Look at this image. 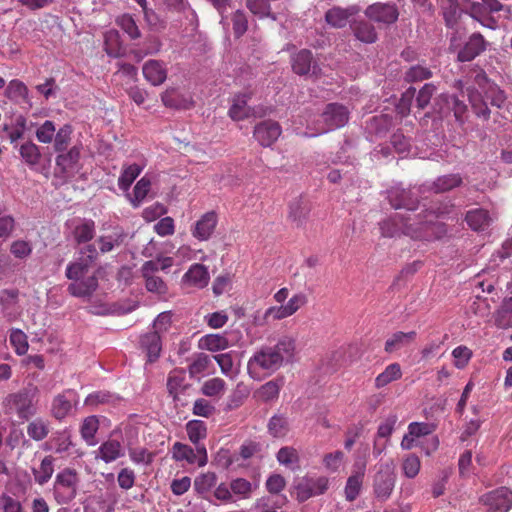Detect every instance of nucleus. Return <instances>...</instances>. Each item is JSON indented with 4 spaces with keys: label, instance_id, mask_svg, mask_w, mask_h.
I'll return each mask as SVG.
<instances>
[{
    "label": "nucleus",
    "instance_id": "bb28decb",
    "mask_svg": "<svg viewBox=\"0 0 512 512\" xmlns=\"http://www.w3.org/2000/svg\"><path fill=\"white\" fill-rule=\"evenodd\" d=\"M74 239L78 244L87 243L94 238L95 223L91 219H84L73 230Z\"/></svg>",
    "mask_w": 512,
    "mask_h": 512
},
{
    "label": "nucleus",
    "instance_id": "f8f14e48",
    "mask_svg": "<svg viewBox=\"0 0 512 512\" xmlns=\"http://www.w3.org/2000/svg\"><path fill=\"white\" fill-rule=\"evenodd\" d=\"M387 200L390 206L394 209H407L414 211L418 208L419 200L411 190H406L400 187H392L387 190Z\"/></svg>",
    "mask_w": 512,
    "mask_h": 512
},
{
    "label": "nucleus",
    "instance_id": "9b49d317",
    "mask_svg": "<svg viewBox=\"0 0 512 512\" xmlns=\"http://www.w3.org/2000/svg\"><path fill=\"white\" fill-rule=\"evenodd\" d=\"M282 133L281 126L273 120H264L256 124L253 131L254 138L263 147H270Z\"/></svg>",
    "mask_w": 512,
    "mask_h": 512
},
{
    "label": "nucleus",
    "instance_id": "864d4df0",
    "mask_svg": "<svg viewBox=\"0 0 512 512\" xmlns=\"http://www.w3.org/2000/svg\"><path fill=\"white\" fill-rule=\"evenodd\" d=\"M20 155L30 165L37 164L41 157L38 146L33 142H27L21 145Z\"/></svg>",
    "mask_w": 512,
    "mask_h": 512
},
{
    "label": "nucleus",
    "instance_id": "e2e57ef3",
    "mask_svg": "<svg viewBox=\"0 0 512 512\" xmlns=\"http://www.w3.org/2000/svg\"><path fill=\"white\" fill-rule=\"evenodd\" d=\"M211 363L210 357L205 353H199L196 359L189 365L188 370L191 377L205 371Z\"/></svg>",
    "mask_w": 512,
    "mask_h": 512
},
{
    "label": "nucleus",
    "instance_id": "4d7b16f0",
    "mask_svg": "<svg viewBox=\"0 0 512 512\" xmlns=\"http://www.w3.org/2000/svg\"><path fill=\"white\" fill-rule=\"evenodd\" d=\"M118 25L130 36L131 39H138L141 36V32L132 18V16L125 14L117 20Z\"/></svg>",
    "mask_w": 512,
    "mask_h": 512
},
{
    "label": "nucleus",
    "instance_id": "09e8293b",
    "mask_svg": "<svg viewBox=\"0 0 512 512\" xmlns=\"http://www.w3.org/2000/svg\"><path fill=\"white\" fill-rule=\"evenodd\" d=\"M235 38L242 37L248 29V19L244 11L236 10L231 17Z\"/></svg>",
    "mask_w": 512,
    "mask_h": 512
},
{
    "label": "nucleus",
    "instance_id": "c85d7f7f",
    "mask_svg": "<svg viewBox=\"0 0 512 512\" xmlns=\"http://www.w3.org/2000/svg\"><path fill=\"white\" fill-rule=\"evenodd\" d=\"M185 380V370L184 369H174L170 372L167 379V389L169 395L172 396L173 400L176 402L179 400V396L177 394V389L182 387L183 390L187 389L189 385H183Z\"/></svg>",
    "mask_w": 512,
    "mask_h": 512
},
{
    "label": "nucleus",
    "instance_id": "2eb2a0df",
    "mask_svg": "<svg viewBox=\"0 0 512 512\" xmlns=\"http://www.w3.org/2000/svg\"><path fill=\"white\" fill-rule=\"evenodd\" d=\"M486 41L480 33H473L464 46L459 50L457 59L460 62H469L475 59L486 49Z\"/></svg>",
    "mask_w": 512,
    "mask_h": 512
},
{
    "label": "nucleus",
    "instance_id": "0e129e2a",
    "mask_svg": "<svg viewBox=\"0 0 512 512\" xmlns=\"http://www.w3.org/2000/svg\"><path fill=\"white\" fill-rule=\"evenodd\" d=\"M217 476L215 473L208 472L197 477L194 481V487L197 492H207L212 486L216 484Z\"/></svg>",
    "mask_w": 512,
    "mask_h": 512
},
{
    "label": "nucleus",
    "instance_id": "37998d69",
    "mask_svg": "<svg viewBox=\"0 0 512 512\" xmlns=\"http://www.w3.org/2000/svg\"><path fill=\"white\" fill-rule=\"evenodd\" d=\"M436 90L437 88L434 84H424L422 88L418 91L417 95H415L416 107L420 110H424L425 108H427Z\"/></svg>",
    "mask_w": 512,
    "mask_h": 512
},
{
    "label": "nucleus",
    "instance_id": "393cba45",
    "mask_svg": "<svg viewBox=\"0 0 512 512\" xmlns=\"http://www.w3.org/2000/svg\"><path fill=\"white\" fill-rule=\"evenodd\" d=\"M465 220L471 229L480 231L489 225L490 217L486 210L479 208L468 211Z\"/></svg>",
    "mask_w": 512,
    "mask_h": 512
},
{
    "label": "nucleus",
    "instance_id": "a211bd4d",
    "mask_svg": "<svg viewBox=\"0 0 512 512\" xmlns=\"http://www.w3.org/2000/svg\"><path fill=\"white\" fill-rule=\"evenodd\" d=\"M289 219L301 227L308 219L311 211V203L303 196H299L291 201L289 205Z\"/></svg>",
    "mask_w": 512,
    "mask_h": 512
},
{
    "label": "nucleus",
    "instance_id": "6ab92c4d",
    "mask_svg": "<svg viewBox=\"0 0 512 512\" xmlns=\"http://www.w3.org/2000/svg\"><path fill=\"white\" fill-rule=\"evenodd\" d=\"M140 345L142 349L146 352L148 361L150 363L156 361L161 352L162 344L161 337L158 332H149L141 337Z\"/></svg>",
    "mask_w": 512,
    "mask_h": 512
},
{
    "label": "nucleus",
    "instance_id": "423d86ee",
    "mask_svg": "<svg viewBox=\"0 0 512 512\" xmlns=\"http://www.w3.org/2000/svg\"><path fill=\"white\" fill-rule=\"evenodd\" d=\"M364 14L370 21L385 25L394 24L399 18L398 7L391 3H373L365 9Z\"/></svg>",
    "mask_w": 512,
    "mask_h": 512
},
{
    "label": "nucleus",
    "instance_id": "052dcab7",
    "mask_svg": "<svg viewBox=\"0 0 512 512\" xmlns=\"http://www.w3.org/2000/svg\"><path fill=\"white\" fill-rule=\"evenodd\" d=\"M469 99L474 113L478 117H482L485 120H488L490 117V109L488 107L489 104L482 98L477 97L476 93H472Z\"/></svg>",
    "mask_w": 512,
    "mask_h": 512
},
{
    "label": "nucleus",
    "instance_id": "8fccbe9b",
    "mask_svg": "<svg viewBox=\"0 0 512 512\" xmlns=\"http://www.w3.org/2000/svg\"><path fill=\"white\" fill-rule=\"evenodd\" d=\"M10 343L15 348L18 355H24L28 351L29 345L26 334L20 329H13L10 333Z\"/></svg>",
    "mask_w": 512,
    "mask_h": 512
},
{
    "label": "nucleus",
    "instance_id": "7ed1b4c3",
    "mask_svg": "<svg viewBox=\"0 0 512 512\" xmlns=\"http://www.w3.org/2000/svg\"><path fill=\"white\" fill-rule=\"evenodd\" d=\"M447 234V226L438 221H418L406 226L405 235L414 240L435 241L440 240Z\"/></svg>",
    "mask_w": 512,
    "mask_h": 512
},
{
    "label": "nucleus",
    "instance_id": "412c9836",
    "mask_svg": "<svg viewBox=\"0 0 512 512\" xmlns=\"http://www.w3.org/2000/svg\"><path fill=\"white\" fill-rule=\"evenodd\" d=\"M409 225L410 222L407 218L396 215L394 218L382 221L380 230L384 237H396L401 234L405 235L406 226Z\"/></svg>",
    "mask_w": 512,
    "mask_h": 512
},
{
    "label": "nucleus",
    "instance_id": "ea45409f",
    "mask_svg": "<svg viewBox=\"0 0 512 512\" xmlns=\"http://www.w3.org/2000/svg\"><path fill=\"white\" fill-rule=\"evenodd\" d=\"M121 445L116 440H109L103 443L100 448V457L106 463L114 461L120 456Z\"/></svg>",
    "mask_w": 512,
    "mask_h": 512
},
{
    "label": "nucleus",
    "instance_id": "f704fd0d",
    "mask_svg": "<svg viewBox=\"0 0 512 512\" xmlns=\"http://www.w3.org/2000/svg\"><path fill=\"white\" fill-rule=\"evenodd\" d=\"M80 159V148L73 146L66 154H59L56 157V165L60 168L61 173H66Z\"/></svg>",
    "mask_w": 512,
    "mask_h": 512
},
{
    "label": "nucleus",
    "instance_id": "f257e3e1",
    "mask_svg": "<svg viewBox=\"0 0 512 512\" xmlns=\"http://www.w3.org/2000/svg\"><path fill=\"white\" fill-rule=\"evenodd\" d=\"M295 348V340L290 336H283L275 346L261 347L248 361V370L252 372L260 368L275 372L283 365L285 359L289 361L293 357Z\"/></svg>",
    "mask_w": 512,
    "mask_h": 512
},
{
    "label": "nucleus",
    "instance_id": "338daca9",
    "mask_svg": "<svg viewBox=\"0 0 512 512\" xmlns=\"http://www.w3.org/2000/svg\"><path fill=\"white\" fill-rule=\"evenodd\" d=\"M71 409L70 402L62 395L54 399L52 406V413L55 418L63 419Z\"/></svg>",
    "mask_w": 512,
    "mask_h": 512
},
{
    "label": "nucleus",
    "instance_id": "774afa93",
    "mask_svg": "<svg viewBox=\"0 0 512 512\" xmlns=\"http://www.w3.org/2000/svg\"><path fill=\"white\" fill-rule=\"evenodd\" d=\"M277 460L283 465H291L299 461V455L293 447H282L277 453Z\"/></svg>",
    "mask_w": 512,
    "mask_h": 512
},
{
    "label": "nucleus",
    "instance_id": "20e7f679",
    "mask_svg": "<svg viewBox=\"0 0 512 512\" xmlns=\"http://www.w3.org/2000/svg\"><path fill=\"white\" fill-rule=\"evenodd\" d=\"M396 476L390 464H381L373 480V491L379 501H386L395 486Z\"/></svg>",
    "mask_w": 512,
    "mask_h": 512
},
{
    "label": "nucleus",
    "instance_id": "0eeeda50",
    "mask_svg": "<svg viewBox=\"0 0 512 512\" xmlns=\"http://www.w3.org/2000/svg\"><path fill=\"white\" fill-rule=\"evenodd\" d=\"M481 502L488 506V512H508L512 506V492L507 487H500L481 497Z\"/></svg>",
    "mask_w": 512,
    "mask_h": 512
},
{
    "label": "nucleus",
    "instance_id": "72a5a7b5",
    "mask_svg": "<svg viewBox=\"0 0 512 512\" xmlns=\"http://www.w3.org/2000/svg\"><path fill=\"white\" fill-rule=\"evenodd\" d=\"M495 323L498 327L505 328L512 324V297L504 298L496 312Z\"/></svg>",
    "mask_w": 512,
    "mask_h": 512
},
{
    "label": "nucleus",
    "instance_id": "a19ab883",
    "mask_svg": "<svg viewBox=\"0 0 512 512\" xmlns=\"http://www.w3.org/2000/svg\"><path fill=\"white\" fill-rule=\"evenodd\" d=\"M142 168L138 164H131L124 169L118 179L119 187L126 191L140 174Z\"/></svg>",
    "mask_w": 512,
    "mask_h": 512
},
{
    "label": "nucleus",
    "instance_id": "5fc2aeb1",
    "mask_svg": "<svg viewBox=\"0 0 512 512\" xmlns=\"http://www.w3.org/2000/svg\"><path fill=\"white\" fill-rule=\"evenodd\" d=\"M105 46V50L109 56L119 57L121 55L119 33L116 30H111L106 34Z\"/></svg>",
    "mask_w": 512,
    "mask_h": 512
},
{
    "label": "nucleus",
    "instance_id": "de8ad7c7",
    "mask_svg": "<svg viewBox=\"0 0 512 512\" xmlns=\"http://www.w3.org/2000/svg\"><path fill=\"white\" fill-rule=\"evenodd\" d=\"M268 430L274 437H283L288 432V420L282 415H274L269 420Z\"/></svg>",
    "mask_w": 512,
    "mask_h": 512
},
{
    "label": "nucleus",
    "instance_id": "7c9ffc66",
    "mask_svg": "<svg viewBox=\"0 0 512 512\" xmlns=\"http://www.w3.org/2000/svg\"><path fill=\"white\" fill-rule=\"evenodd\" d=\"M184 279L190 283L203 287L208 283L209 274L204 265L194 264L185 273Z\"/></svg>",
    "mask_w": 512,
    "mask_h": 512
},
{
    "label": "nucleus",
    "instance_id": "e433bc0d",
    "mask_svg": "<svg viewBox=\"0 0 512 512\" xmlns=\"http://www.w3.org/2000/svg\"><path fill=\"white\" fill-rule=\"evenodd\" d=\"M93 262H88L86 258L81 257L78 261L71 263L66 268V277L73 281H78L88 272Z\"/></svg>",
    "mask_w": 512,
    "mask_h": 512
},
{
    "label": "nucleus",
    "instance_id": "c756f323",
    "mask_svg": "<svg viewBox=\"0 0 512 512\" xmlns=\"http://www.w3.org/2000/svg\"><path fill=\"white\" fill-rule=\"evenodd\" d=\"M54 458L51 455L45 456L41 461L40 469L32 468V473L35 477V481L39 485L47 483L54 472Z\"/></svg>",
    "mask_w": 512,
    "mask_h": 512
},
{
    "label": "nucleus",
    "instance_id": "79ce46f5",
    "mask_svg": "<svg viewBox=\"0 0 512 512\" xmlns=\"http://www.w3.org/2000/svg\"><path fill=\"white\" fill-rule=\"evenodd\" d=\"M173 458L176 461H187L189 464H194L196 461V454L194 450L181 442H176L172 447Z\"/></svg>",
    "mask_w": 512,
    "mask_h": 512
},
{
    "label": "nucleus",
    "instance_id": "f3484780",
    "mask_svg": "<svg viewBox=\"0 0 512 512\" xmlns=\"http://www.w3.org/2000/svg\"><path fill=\"white\" fill-rule=\"evenodd\" d=\"M350 28L356 39L363 43L372 44L378 39L377 31L374 25L365 19L350 21Z\"/></svg>",
    "mask_w": 512,
    "mask_h": 512
},
{
    "label": "nucleus",
    "instance_id": "dca6fc26",
    "mask_svg": "<svg viewBox=\"0 0 512 512\" xmlns=\"http://www.w3.org/2000/svg\"><path fill=\"white\" fill-rule=\"evenodd\" d=\"M98 288V278L96 274L88 277H82L68 285V292L75 297H91Z\"/></svg>",
    "mask_w": 512,
    "mask_h": 512
},
{
    "label": "nucleus",
    "instance_id": "a18cd8bd",
    "mask_svg": "<svg viewBox=\"0 0 512 512\" xmlns=\"http://www.w3.org/2000/svg\"><path fill=\"white\" fill-rule=\"evenodd\" d=\"M248 9L261 18L270 17L276 20V16L270 12L269 0H246Z\"/></svg>",
    "mask_w": 512,
    "mask_h": 512
},
{
    "label": "nucleus",
    "instance_id": "5701e85b",
    "mask_svg": "<svg viewBox=\"0 0 512 512\" xmlns=\"http://www.w3.org/2000/svg\"><path fill=\"white\" fill-rule=\"evenodd\" d=\"M143 75L154 86L162 84L167 77L166 70L157 60H149L144 64Z\"/></svg>",
    "mask_w": 512,
    "mask_h": 512
},
{
    "label": "nucleus",
    "instance_id": "69168bd1",
    "mask_svg": "<svg viewBox=\"0 0 512 512\" xmlns=\"http://www.w3.org/2000/svg\"><path fill=\"white\" fill-rule=\"evenodd\" d=\"M55 125L52 121L46 120L36 131L37 139L42 143H50L55 136Z\"/></svg>",
    "mask_w": 512,
    "mask_h": 512
},
{
    "label": "nucleus",
    "instance_id": "aec40b11",
    "mask_svg": "<svg viewBox=\"0 0 512 512\" xmlns=\"http://www.w3.org/2000/svg\"><path fill=\"white\" fill-rule=\"evenodd\" d=\"M417 333L415 331L402 332L398 331L392 334L385 342L384 351L386 353H394L403 347L410 345L415 341Z\"/></svg>",
    "mask_w": 512,
    "mask_h": 512
},
{
    "label": "nucleus",
    "instance_id": "a878e982",
    "mask_svg": "<svg viewBox=\"0 0 512 512\" xmlns=\"http://www.w3.org/2000/svg\"><path fill=\"white\" fill-rule=\"evenodd\" d=\"M450 94L442 93L433 99L431 112L425 114V117L435 115L439 120L449 116Z\"/></svg>",
    "mask_w": 512,
    "mask_h": 512
},
{
    "label": "nucleus",
    "instance_id": "3c124183",
    "mask_svg": "<svg viewBox=\"0 0 512 512\" xmlns=\"http://www.w3.org/2000/svg\"><path fill=\"white\" fill-rule=\"evenodd\" d=\"M98 430V419L96 416L87 417L81 426V435L89 445H95L94 436Z\"/></svg>",
    "mask_w": 512,
    "mask_h": 512
},
{
    "label": "nucleus",
    "instance_id": "4c0bfd02",
    "mask_svg": "<svg viewBox=\"0 0 512 512\" xmlns=\"http://www.w3.org/2000/svg\"><path fill=\"white\" fill-rule=\"evenodd\" d=\"M126 234L123 231L114 232L108 236H100L97 239L101 253H107L113 250L115 246H120L125 240Z\"/></svg>",
    "mask_w": 512,
    "mask_h": 512
},
{
    "label": "nucleus",
    "instance_id": "4468645a",
    "mask_svg": "<svg viewBox=\"0 0 512 512\" xmlns=\"http://www.w3.org/2000/svg\"><path fill=\"white\" fill-rule=\"evenodd\" d=\"M361 11L360 6L354 4L346 8L334 6L326 11L325 20L334 28H343L349 21V18L357 15Z\"/></svg>",
    "mask_w": 512,
    "mask_h": 512
},
{
    "label": "nucleus",
    "instance_id": "1a4fd4ad",
    "mask_svg": "<svg viewBox=\"0 0 512 512\" xmlns=\"http://www.w3.org/2000/svg\"><path fill=\"white\" fill-rule=\"evenodd\" d=\"M36 390L35 387L23 389L10 395L11 408L15 409L18 416L23 420H27L35 414L33 398Z\"/></svg>",
    "mask_w": 512,
    "mask_h": 512
},
{
    "label": "nucleus",
    "instance_id": "58836bf2",
    "mask_svg": "<svg viewBox=\"0 0 512 512\" xmlns=\"http://www.w3.org/2000/svg\"><path fill=\"white\" fill-rule=\"evenodd\" d=\"M186 431L189 437V440L197 445L198 442L206 437V425L201 420H191L186 424Z\"/></svg>",
    "mask_w": 512,
    "mask_h": 512
},
{
    "label": "nucleus",
    "instance_id": "473e14b6",
    "mask_svg": "<svg viewBox=\"0 0 512 512\" xmlns=\"http://www.w3.org/2000/svg\"><path fill=\"white\" fill-rule=\"evenodd\" d=\"M294 489L296 490V498L299 502H304L312 496H316L313 478L302 477L295 481Z\"/></svg>",
    "mask_w": 512,
    "mask_h": 512
},
{
    "label": "nucleus",
    "instance_id": "13d9d810",
    "mask_svg": "<svg viewBox=\"0 0 512 512\" xmlns=\"http://www.w3.org/2000/svg\"><path fill=\"white\" fill-rule=\"evenodd\" d=\"M431 76L432 72L428 68L415 65L406 71L404 79L405 81L412 83L429 79Z\"/></svg>",
    "mask_w": 512,
    "mask_h": 512
},
{
    "label": "nucleus",
    "instance_id": "6e6d98bb",
    "mask_svg": "<svg viewBox=\"0 0 512 512\" xmlns=\"http://www.w3.org/2000/svg\"><path fill=\"white\" fill-rule=\"evenodd\" d=\"M27 433L33 440L41 441L47 437L49 429L44 421L36 419L29 423Z\"/></svg>",
    "mask_w": 512,
    "mask_h": 512
},
{
    "label": "nucleus",
    "instance_id": "4be33fe9",
    "mask_svg": "<svg viewBox=\"0 0 512 512\" xmlns=\"http://www.w3.org/2000/svg\"><path fill=\"white\" fill-rule=\"evenodd\" d=\"M217 224L215 212H207L197 221L193 235L199 240H207L213 233Z\"/></svg>",
    "mask_w": 512,
    "mask_h": 512
},
{
    "label": "nucleus",
    "instance_id": "680f3d73",
    "mask_svg": "<svg viewBox=\"0 0 512 512\" xmlns=\"http://www.w3.org/2000/svg\"><path fill=\"white\" fill-rule=\"evenodd\" d=\"M151 186V181L147 177L141 178L133 189L134 198L131 200L134 206H138L139 203L146 197Z\"/></svg>",
    "mask_w": 512,
    "mask_h": 512
},
{
    "label": "nucleus",
    "instance_id": "6e6552de",
    "mask_svg": "<svg viewBox=\"0 0 512 512\" xmlns=\"http://www.w3.org/2000/svg\"><path fill=\"white\" fill-rule=\"evenodd\" d=\"M348 108L340 103H329L321 114L323 123L327 130H334L345 126L349 120Z\"/></svg>",
    "mask_w": 512,
    "mask_h": 512
},
{
    "label": "nucleus",
    "instance_id": "603ef678",
    "mask_svg": "<svg viewBox=\"0 0 512 512\" xmlns=\"http://www.w3.org/2000/svg\"><path fill=\"white\" fill-rule=\"evenodd\" d=\"M363 476V473H357L348 478L345 487V496L348 501H354L359 495Z\"/></svg>",
    "mask_w": 512,
    "mask_h": 512
},
{
    "label": "nucleus",
    "instance_id": "c9c22d12",
    "mask_svg": "<svg viewBox=\"0 0 512 512\" xmlns=\"http://www.w3.org/2000/svg\"><path fill=\"white\" fill-rule=\"evenodd\" d=\"M401 376L402 372L400 365L398 363H392L377 376L375 379V385L377 388H382L392 381L399 379Z\"/></svg>",
    "mask_w": 512,
    "mask_h": 512
},
{
    "label": "nucleus",
    "instance_id": "39448f33",
    "mask_svg": "<svg viewBox=\"0 0 512 512\" xmlns=\"http://www.w3.org/2000/svg\"><path fill=\"white\" fill-rule=\"evenodd\" d=\"M475 82L480 91H477V97L485 100L489 105L501 108L505 103L506 96L495 83L491 82L485 73H478L475 76Z\"/></svg>",
    "mask_w": 512,
    "mask_h": 512
},
{
    "label": "nucleus",
    "instance_id": "2f4dec72",
    "mask_svg": "<svg viewBox=\"0 0 512 512\" xmlns=\"http://www.w3.org/2000/svg\"><path fill=\"white\" fill-rule=\"evenodd\" d=\"M5 95L13 101H19L22 99L25 103H28L31 106L28 98V88L20 80L14 79L10 81L6 88Z\"/></svg>",
    "mask_w": 512,
    "mask_h": 512
},
{
    "label": "nucleus",
    "instance_id": "b1692460",
    "mask_svg": "<svg viewBox=\"0 0 512 512\" xmlns=\"http://www.w3.org/2000/svg\"><path fill=\"white\" fill-rule=\"evenodd\" d=\"M393 125V118L388 114L373 116L367 121V130L376 136H385Z\"/></svg>",
    "mask_w": 512,
    "mask_h": 512
},
{
    "label": "nucleus",
    "instance_id": "c03bdc74",
    "mask_svg": "<svg viewBox=\"0 0 512 512\" xmlns=\"http://www.w3.org/2000/svg\"><path fill=\"white\" fill-rule=\"evenodd\" d=\"M415 95H416V88L412 87V86L409 87L401 95V98L399 99V101L396 105L397 113L399 115H401V117H406L410 114L411 105H412L413 99L415 98Z\"/></svg>",
    "mask_w": 512,
    "mask_h": 512
},
{
    "label": "nucleus",
    "instance_id": "ddd939ff",
    "mask_svg": "<svg viewBox=\"0 0 512 512\" xmlns=\"http://www.w3.org/2000/svg\"><path fill=\"white\" fill-rule=\"evenodd\" d=\"M463 179L458 173H451L437 177L433 182L423 184L419 187V193L433 192L436 194L445 193L461 186Z\"/></svg>",
    "mask_w": 512,
    "mask_h": 512
},
{
    "label": "nucleus",
    "instance_id": "cd10ccee",
    "mask_svg": "<svg viewBox=\"0 0 512 512\" xmlns=\"http://www.w3.org/2000/svg\"><path fill=\"white\" fill-rule=\"evenodd\" d=\"M229 342L226 337L220 334H208L203 336L199 341V348L212 352L224 350L228 347Z\"/></svg>",
    "mask_w": 512,
    "mask_h": 512
},
{
    "label": "nucleus",
    "instance_id": "49530a36",
    "mask_svg": "<svg viewBox=\"0 0 512 512\" xmlns=\"http://www.w3.org/2000/svg\"><path fill=\"white\" fill-rule=\"evenodd\" d=\"M72 126L65 124L55 134L54 149L56 152H63L67 149L71 140Z\"/></svg>",
    "mask_w": 512,
    "mask_h": 512
},
{
    "label": "nucleus",
    "instance_id": "9d476101",
    "mask_svg": "<svg viewBox=\"0 0 512 512\" xmlns=\"http://www.w3.org/2000/svg\"><path fill=\"white\" fill-rule=\"evenodd\" d=\"M291 63L294 73L300 76L310 74L317 77L321 73V68L314 60L312 52L308 49H302L294 54Z\"/></svg>",
    "mask_w": 512,
    "mask_h": 512
},
{
    "label": "nucleus",
    "instance_id": "bf43d9fd",
    "mask_svg": "<svg viewBox=\"0 0 512 512\" xmlns=\"http://www.w3.org/2000/svg\"><path fill=\"white\" fill-rule=\"evenodd\" d=\"M225 389V381L221 378H212L202 386V393L205 396L213 397L222 393Z\"/></svg>",
    "mask_w": 512,
    "mask_h": 512
},
{
    "label": "nucleus",
    "instance_id": "f03ea898",
    "mask_svg": "<svg viewBox=\"0 0 512 512\" xmlns=\"http://www.w3.org/2000/svg\"><path fill=\"white\" fill-rule=\"evenodd\" d=\"M79 476L75 469L65 468L56 475L53 495L58 504H68L77 495Z\"/></svg>",
    "mask_w": 512,
    "mask_h": 512
}]
</instances>
